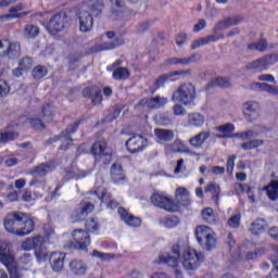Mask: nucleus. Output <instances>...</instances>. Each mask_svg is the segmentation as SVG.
Returning a JSON list of instances; mask_svg holds the SVG:
<instances>
[{
    "mask_svg": "<svg viewBox=\"0 0 278 278\" xmlns=\"http://www.w3.org/2000/svg\"><path fill=\"white\" fill-rule=\"evenodd\" d=\"M201 262H203V253L184 243H175L172 253L161 254L156 261L157 264H167L172 268H179L180 264L185 270H197Z\"/></svg>",
    "mask_w": 278,
    "mask_h": 278,
    "instance_id": "nucleus-1",
    "label": "nucleus"
},
{
    "mask_svg": "<svg viewBox=\"0 0 278 278\" xmlns=\"http://www.w3.org/2000/svg\"><path fill=\"white\" fill-rule=\"evenodd\" d=\"M104 8L105 2L103 0H89L87 8L79 11V29L83 34H87L92 29L94 25L92 16H101Z\"/></svg>",
    "mask_w": 278,
    "mask_h": 278,
    "instance_id": "nucleus-2",
    "label": "nucleus"
},
{
    "mask_svg": "<svg viewBox=\"0 0 278 278\" xmlns=\"http://www.w3.org/2000/svg\"><path fill=\"white\" fill-rule=\"evenodd\" d=\"M0 262L4 264L10 274V278H21L23 274L21 268L14 260V253L12 252V243L8 241H0Z\"/></svg>",
    "mask_w": 278,
    "mask_h": 278,
    "instance_id": "nucleus-3",
    "label": "nucleus"
},
{
    "mask_svg": "<svg viewBox=\"0 0 278 278\" xmlns=\"http://www.w3.org/2000/svg\"><path fill=\"white\" fill-rule=\"evenodd\" d=\"M151 203L154 207H160L165 212H179V204L161 191H156L151 195Z\"/></svg>",
    "mask_w": 278,
    "mask_h": 278,
    "instance_id": "nucleus-4",
    "label": "nucleus"
},
{
    "mask_svg": "<svg viewBox=\"0 0 278 278\" xmlns=\"http://www.w3.org/2000/svg\"><path fill=\"white\" fill-rule=\"evenodd\" d=\"M72 238L74 241H68L65 244L66 249L88 251V247H90V235L88 233V231L83 229H76L72 232Z\"/></svg>",
    "mask_w": 278,
    "mask_h": 278,
    "instance_id": "nucleus-5",
    "label": "nucleus"
},
{
    "mask_svg": "<svg viewBox=\"0 0 278 278\" xmlns=\"http://www.w3.org/2000/svg\"><path fill=\"white\" fill-rule=\"evenodd\" d=\"M197 97V89L192 84L186 83L179 86V88L174 92L172 101H180L184 105H190Z\"/></svg>",
    "mask_w": 278,
    "mask_h": 278,
    "instance_id": "nucleus-6",
    "label": "nucleus"
},
{
    "mask_svg": "<svg viewBox=\"0 0 278 278\" xmlns=\"http://www.w3.org/2000/svg\"><path fill=\"white\" fill-rule=\"evenodd\" d=\"M77 127H79V122H74L65 130L62 131L61 136H54L50 138L49 144H53V142H58V140H60L61 150L66 151V149H68L71 146V142H73V138L71 136L77 131Z\"/></svg>",
    "mask_w": 278,
    "mask_h": 278,
    "instance_id": "nucleus-7",
    "label": "nucleus"
},
{
    "mask_svg": "<svg viewBox=\"0 0 278 278\" xmlns=\"http://www.w3.org/2000/svg\"><path fill=\"white\" fill-rule=\"evenodd\" d=\"M91 153L98 162L102 164H110L112 162V150L108 147L105 141H98L92 144Z\"/></svg>",
    "mask_w": 278,
    "mask_h": 278,
    "instance_id": "nucleus-8",
    "label": "nucleus"
},
{
    "mask_svg": "<svg viewBox=\"0 0 278 278\" xmlns=\"http://www.w3.org/2000/svg\"><path fill=\"white\" fill-rule=\"evenodd\" d=\"M278 62V54H269L262 56L260 59H256L255 61L249 63L247 65V68L249 71H258V73H262V71H267L268 66H271L273 64H277Z\"/></svg>",
    "mask_w": 278,
    "mask_h": 278,
    "instance_id": "nucleus-9",
    "label": "nucleus"
},
{
    "mask_svg": "<svg viewBox=\"0 0 278 278\" xmlns=\"http://www.w3.org/2000/svg\"><path fill=\"white\" fill-rule=\"evenodd\" d=\"M25 213H9L4 218L5 231L13 236H18V229L21 227V220H24Z\"/></svg>",
    "mask_w": 278,
    "mask_h": 278,
    "instance_id": "nucleus-10",
    "label": "nucleus"
},
{
    "mask_svg": "<svg viewBox=\"0 0 278 278\" xmlns=\"http://www.w3.org/2000/svg\"><path fill=\"white\" fill-rule=\"evenodd\" d=\"M65 27H68V16L64 12L54 14L48 23V31L50 34H58Z\"/></svg>",
    "mask_w": 278,
    "mask_h": 278,
    "instance_id": "nucleus-11",
    "label": "nucleus"
},
{
    "mask_svg": "<svg viewBox=\"0 0 278 278\" xmlns=\"http://www.w3.org/2000/svg\"><path fill=\"white\" fill-rule=\"evenodd\" d=\"M94 210V204L90 202L83 201L72 212L71 218L77 223L79 220H86L88 214H91Z\"/></svg>",
    "mask_w": 278,
    "mask_h": 278,
    "instance_id": "nucleus-12",
    "label": "nucleus"
},
{
    "mask_svg": "<svg viewBox=\"0 0 278 278\" xmlns=\"http://www.w3.org/2000/svg\"><path fill=\"white\" fill-rule=\"evenodd\" d=\"M168 103V98L162 97V96H156L152 97L150 99L143 98L137 105L136 108H149L150 110H160V108H164Z\"/></svg>",
    "mask_w": 278,
    "mask_h": 278,
    "instance_id": "nucleus-13",
    "label": "nucleus"
},
{
    "mask_svg": "<svg viewBox=\"0 0 278 278\" xmlns=\"http://www.w3.org/2000/svg\"><path fill=\"white\" fill-rule=\"evenodd\" d=\"M146 147H147V138L140 135L132 136L126 141V149L131 154L140 153V151H144Z\"/></svg>",
    "mask_w": 278,
    "mask_h": 278,
    "instance_id": "nucleus-14",
    "label": "nucleus"
},
{
    "mask_svg": "<svg viewBox=\"0 0 278 278\" xmlns=\"http://www.w3.org/2000/svg\"><path fill=\"white\" fill-rule=\"evenodd\" d=\"M242 108L244 118L250 123H254V121L260 118V103L255 101H247L243 103Z\"/></svg>",
    "mask_w": 278,
    "mask_h": 278,
    "instance_id": "nucleus-15",
    "label": "nucleus"
},
{
    "mask_svg": "<svg viewBox=\"0 0 278 278\" xmlns=\"http://www.w3.org/2000/svg\"><path fill=\"white\" fill-rule=\"evenodd\" d=\"M66 260V253L64 252H51L49 255L50 266L53 273H62L64 270V261Z\"/></svg>",
    "mask_w": 278,
    "mask_h": 278,
    "instance_id": "nucleus-16",
    "label": "nucleus"
},
{
    "mask_svg": "<svg viewBox=\"0 0 278 278\" xmlns=\"http://www.w3.org/2000/svg\"><path fill=\"white\" fill-rule=\"evenodd\" d=\"M91 194H96L110 210H116V207H118V202L113 199L112 193H109L105 189L98 188L91 191Z\"/></svg>",
    "mask_w": 278,
    "mask_h": 278,
    "instance_id": "nucleus-17",
    "label": "nucleus"
},
{
    "mask_svg": "<svg viewBox=\"0 0 278 278\" xmlns=\"http://www.w3.org/2000/svg\"><path fill=\"white\" fill-rule=\"evenodd\" d=\"M36 229V223L31 217L24 216L23 220H20V228H17V236L21 238L29 236Z\"/></svg>",
    "mask_w": 278,
    "mask_h": 278,
    "instance_id": "nucleus-18",
    "label": "nucleus"
},
{
    "mask_svg": "<svg viewBox=\"0 0 278 278\" xmlns=\"http://www.w3.org/2000/svg\"><path fill=\"white\" fill-rule=\"evenodd\" d=\"M42 244H45V237L36 236L25 239L21 247L23 251H38Z\"/></svg>",
    "mask_w": 278,
    "mask_h": 278,
    "instance_id": "nucleus-19",
    "label": "nucleus"
},
{
    "mask_svg": "<svg viewBox=\"0 0 278 278\" xmlns=\"http://www.w3.org/2000/svg\"><path fill=\"white\" fill-rule=\"evenodd\" d=\"M117 214H119L122 220L129 227H140V225H142V220L139 217L129 214L124 207H118Z\"/></svg>",
    "mask_w": 278,
    "mask_h": 278,
    "instance_id": "nucleus-20",
    "label": "nucleus"
},
{
    "mask_svg": "<svg viewBox=\"0 0 278 278\" xmlns=\"http://www.w3.org/2000/svg\"><path fill=\"white\" fill-rule=\"evenodd\" d=\"M165 151L172 153H190V148L181 139H175L173 143L165 146Z\"/></svg>",
    "mask_w": 278,
    "mask_h": 278,
    "instance_id": "nucleus-21",
    "label": "nucleus"
},
{
    "mask_svg": "<svg viewBox=\"0 0 278 278\" xmlns=\"http://www.w3.org/2000/svg\"><path fill=\"white\" fill-rule=\"evenodd\" d=\"M240 23H242V20L240 17H227L217 23L214 29L215 31H225V29H229V27L240 25Z\"/></svg>",
    "mask_w": 278,
    "mask_h": 278,
    "instance_id": "nucleus-22",
    "label": "nucleus"
},
{
    "mask_svg": "<svg viewBox=\"0 0 278 278\" xmlns=\"http://www.w3.org/2000/svg\"><path fill=\"white\" fill-rule=\"evenodd\" d=\"M211 136L212 135L210 134V131H201L200 134L189 139V144L193 147V149H201V147L205 144Z\"/></svg>",
    "mask_w": 278,
    "mask_h": 278,
    "instance_id": "nucleus-23",
    "label": "nucleus"
},
{
    "mask_svg": "<svg viewBox=\"0 0 278 278\" xmlns=\"http://www.w3.org/2000/svg\"><path fill=\"white\" fill-rule=\"evenodd\" d=\"M91 173L92 170L84 172L75 168H66L64 179L65 181H68L71 179H84V177H88V175H90Z\"/></svg>",
    "mask_w": 278,
    "mask_h": 278,
    "instance_id": "nucleus-24",
    "label": "nucleus"
},
{
    "mask_svg": "<svg viewBox=\"0 0 278 278\" xmlns=\"http://www.w3.org/2000/svg\"><path fill=\"white\" fill-rule=\"evenodd\" d=\"M154 136L162 142H172V140H175V132L170 129L156 128L154 129Z\"/></svg>",
    "mask_w": 278,
    "mask_h": 278,
    "instance_id": "nucleus-25",
    "label": "nucleus"
},
{
    "mask_svg": "<svg viewBox=\"0 0 278 278\" xmlns=\"http://www.w3.org/2000/svg\"><path fill=\"white\" fill-rule=\"evenodd\" d=\"M70 269L73 275H76L78 277H81L86 275V271L88 270V266L86 263L81 261L74 260L70 263Z\"/></svg>",
    "mask_w": 278,
    "mask_h": 278,
    "instance_id": "nucleus-26",
    "label": "nucleus"
},
{
    "mask_svg": "<svg viewBox=\"0 0 278 278\" xmlns=\"http://www.w3.org/2000/svg\"><path fill=\"white\" fill-rule=\"evenodd\" d=\"M175 199L178 205H188L190 203V191L185 187H178L175 192Z\"/></svg>",
    "mask_w": 278,
    "mask_h": 278,
    "instance_id": "nucleus-27",
    "label": "nucleus"
},
{
    "mask_svg": "<svg viewBox=\"0 0 278 278\" xmlns=\"http://www.w3.org/2000/svg\"><path fill=\"white\" fill-rule=\"evenodd\" d=\"M220 38H224L223 35L216 36V35H210L208 37L195 39L191 43V49H199V47H203V45H210V42H216V40H220Z\"/></svg>",
    "mask_w": 278,
    "mask_h": 278,
    "instance_id": "nucleus-28",
    "label": "nucleus"
},
{
    "mask_svg": "<svg viewBox=\"0 0 278 278\" xmlns=\"http://www.w3.org/2000/svg\"><path fill=\"white\" fill-rule=\"evenodd\" d=\"M217 138H233V131H236V126L233 124H225L217 127Z\"/></svg>",
    "mask_w": 278,
    "mask_h": 278,
    "instance_id": "nucleus-29",
    "label": "nucleus"
},
{
    "mask_svg": "<svg viewBox=\"0 0 278 278\" xmlns=\"http://www.w3.org/2000/svg\"><path fill=\"white\" fill-rule=\"evenodd\" d=\"M205 192H210L212 194V201H214L215 204L218 205L220 201V185L216 182H210L206 186Z\"/></svg>",
    "mask_w": 278,
    "mask_h": 278,
    "instance_id": "nucleus-30",
    "label": "nucleus"
},
{
    "mask_svg": "<svg viewBox=\"0 0 278 278\" xmlns=\"http://www.w3.org/2000/svg\"><path fill=\"white\" fill-rule=\"evenodd\" d=\"M267 227L268 224L264 219L258 218L251 224L250 231L253 233V236H260V233H264Z\"/></svg>",
    "mask_w": 278,
    "mask_h": 278,
    "instance_id": "nucleus-31",
    "label": "nucleus"
},
{
    "mask_svg": "<svg viewBox=\"0 0 278 278\" xmlns=\"http://www.w3.org/2000/svg\"><path fill=\"white\" fill-rule=\"evenodd\" d=\"M52 168L49 164H39L30 170V175L35 178L45 177L48 173H51Z\"/></svg>",
    "mask_w": 278,
    "mask_h": 278,
    "instance_id": "nucleus-32",
    "label": "nucleus"
},
{
    "mask_svg": "<svg viewBox=\"0 0 278 278\" xmlns=\"http://www.w3.org/2000/svg\"><path fill=\"white\" fill-rule=\"evenodd\" d=\"M45 122H47V119L38 116L26 118L25 121L26 125H29L31 129H36V130L45 129V127H47V124H45Z\"/></svg>",
    "mask_w": 278,
    "mask_h": 278,
    "instance_id": "nucleus-33",
    "label": "nucleus"
},
{
    "mask_svg": "<svg viewBox=\"0 0 278 278\" xmlns=\"http://www.w3.org/2000/svg\"><path fill=\"white\" fill-rule=\"evenodd\" d=\"M188 123L190 127H201L205 124V117L201 113H189Z\"/></svg>",
    "mask_w": 278,
    "mask_h": 278,
    "instance_id": "nucleus-34",
    "label": "nucleus"
},
{
    "mask_svg": "<svg viewBox=\"0 0 278 278\" xmlns=\"http://www.w3.org/2000/svg\"><path fill=\"white\" fill-rule=\"evenodd\" d=\"M212 229L205 225L198 226L195 228V238L199 244H203V240L207 238V236L212 235Z\"/></svg>",
    "mask_w": 278,
    "mask_h": 278,
    "instance_id": "nucleus-35",
    "label": "nucleus"
},
{
    "mask_svg": "<svg viewBox=\"0 0 278 278\" xmlns=\"http://www.w3.org/2000/svg\"><path fill=\"white\" fill-rule=\"evenodd\" d=\"M3 55H7L11 60L18 58V55H21V43H11L9 41V46Z\"/></svg>",
    "mask_w": 278,
    "mask_h": 278,
    "instance_id": "nucleus-36",
    "label": "nucleus"
},
{
    "mask_svg": "<svg viewBox=\"0 0 278 278\" xmlns=\"http://www.w3.org/2000/svg\"><path fill=\"white\" fill-rule=\"evenodd\" d=\"M268 199L270 201L278 200V180H271L269 185L265 187Z\"/></svg>",
    "mask_w": 278,
    "mask_h": 278,
    "instance_id": "nucleus-37",
    "label": "nucleus"
},
{
    "mask_svg": "<svg viewBox=\"0 0 278 278\" xmlns=\"http://www.w3.org/2000/svg\"><path fill=\"white\" fill-rule=\"evenodd\" d=\"M129 70H127V67H116L113 71V79H116L117 81L129 79Z\"/></svg>",
    "mask_w": 278,
    "mask_h": 278,
    "instance_id": "nucleus-38",
    "label": "nucleus"
},
{
    "mask_svg": "<svg viewBox=\"0 0 278 278\" xmlns=\"http://www.w3.org/2000/svg\"><path fill=\"white\" fill-rule=\"evenodd\" d=\"M111 177L115 181H121L122 179H124L123 165H121L118 163H114L111 166Z\"/></svg>",
    "mask_w": 278,
    "mask_h": 278,
    "instance_id": "nucleus-39",
    "label": "nucleus"
},
{
    "mask_svg": "<svg viewBox=\"0 0 278 278\" xmlns=\"http://www.w3.org/2000/svg\"><path fill=\"white\" fill-rule=\"evenodd\" d=\"M40 34V28L34 24H26L24 26L25 38H36Z\"/></svg>",
    "mask_w": 278,
    "mask_h": 278,
    "instance_id": "nucleus-40",
    "label": "nucleus"
},
{
    "mask_svg": "<svg viewBox=\"0 0 278 278\" xmlns=\"http://www.w3.org/2000/svg\"><path fill=\"white\" fill-rule=\"evenodd\" d=\"M263 144H264V140L253 139L242 143L241 149H243V151H252V149H260V147H263Z\"/></svg>",
    "mask_w": 278,
    "mask_h": 278,
    "instance_id": "nucleus-41",
    "label": "nucleus"
},
{
    "mask_svg": "<svg viewBox=\"0 0 278 278\" xmlns=\"http://www.w3.org/2000/svg\"><path fill=\"white\" fill-rule=\"evenodd\" d=\"M248 49L250 51H260L261 53H264V51H266V49H268V43L266 42V40L261 39L257 42H252L248 46Z\"/></svg>",
    "mask_w": 278,
    "mask_h": 278,
    "instance_id": "nucleus-42",
    "label": "nucleus"
},
{
    "mask_svg": "<svg viewBox=\"0 0 278 278\" xmlns=\"http://www.w3.org/2000/svg\"><path fill=\"white\" fill-rule=\"evenodd\" d=\"M200 60H201V55L192 54L188 58H181V59L178 58V64H180V66H188L189 64H194Z\"/></svg>",
    "mask_w": 278,
    "mask_h": 278,
    "instance_id": "nucleus-43",
    "label": "nucleus"
},
{
    "mask_svg": "<svg viewBox=\"0 0 278 278\" xmlns=\"http://www.w3.org/2000/svg\"><path fill=\"white\" fill-rule=\"evenodd\" d=\"M16 138H18V132L14 130L4 131L0 135V142L5 144V142H10V140H16Z\"/></svg>",
    "mask_w": 278,
    "mask_h": 278,
    "instance_id": "nucleus-44",
    "label": "nucleus"
},
{
    "mask_svg": "<svg viewBox=\"0 0 278 278\" xmlns=\"http://www.w3.org/2000/svg\"><path fill=\"white\" fill-rule=\"evenodd\" d=\"M202 218L206 223H215L216 215L214 214V210L212 207H206L202 211Z\"/></svg>",
    "mask_w": 278,
    "mask_h": 278,
    "instance_id": "nucleus-45",
    "label": "nucleus"
},
{
    "mask_svg": "<svg viewBox=\"0 0 278 278\" xmlns=\"http://www.w3.org/2000/svg\"><path fill=\"white\" fill-rule=\"evenodd\" d=\"M256 86L261 88L264 92H268L269 94L278 96V88L273 85L266 83H257Z\"/></svg>",
    "mask_w": 278,
    "mask_h": 278,
    "instance_id": "nucleus-46",
    "label": "nucleus"
},
{
    "mask_svg": "<svg viewBox=\"0 0 278 278\" xmlns=\"http://www.w3.org/2000/svg\"><path fill=\"white\" fill-rule=\"evenodd\" d=\"M175 75H186V72L184 71H180V72H174L169 75H164V76H161L156 79L155 81V87L156 88H162V86H164V81H166V79H168L169 77H175Z\"/></svg>",
    "mask_w": 278,
    "mask_h": 278,
    "instance_id": "nucleus-47",
    "label": "nucleus"
},
{
    "mask_svg": "<svg viewBox=\"0 0 278 278\" xmlns=\"http://www.w3.org/2000/svg\"><path fill=\"white\" fill-rule=\"evenodd\" d=\"M31 75L34 79H42L47 75V67L38 65L33 70Z\"/></svg>",
    "mask_w": 278,
    "mask_h": 278,
    "instance_id": "nucleus-48",
    "label": "nucleus"
},
{
    "mask_svg": "<svg viewBox=\"0 0 278 278\" xmlns=\"http://www.w3.org/2000/svg\"><path fill=\"white\" fill-rule=\"evenodd\" d=\"M34 66V61L31 58H25L23 59L17 67V71H29Z\"/></svg>",
    "mask_w": 278,
    "mask_h": 278,
    "instance_id": "nucleus-49",
    "label": "nucleus"
},
{
    "mask_svg": "<svg viewBox=\"0 0 278 278\" xmlns=\"http://www.w3.org/2000/svg\"><path fill=\"white\" fill-rule=\"evenodd\" d=\"M43 121H51V116H53V106L51 104H45L41 109Z\"/></svg>",
    "mask_w": 278,
    "mask_h": 278,
    "instance_id": "nucleus-50",
    "label": "nucleus"
},
{
    "mask_svg": "<svg viewBox=\"0 0 278 278\" xmlns=\"http://www.w3.org/2000/svg\"><path fill=\"white\" fill-rule=\"evenodd\" d=\"M204 240H205L204 245L207 251H212V249H216V237H214V235L211 233Z\"/></svg>",
    "mask_w": 278,
    "mask_h": 278,
    "instance_id": "nucleus-51",
    "label": "nucleus"
},
{
    "mask_svg": "<svg viewBox=\"0 0 278 278\" xmlns=\"http://www.w3.org/2000/svg\"><path fill=\"white\" fill-rule=\"evenodd\" d=\"M103 101V96L101 94V89L99 87L93 88V94L91 96V102L93 105H99Z\"/></svg>",
    "mask_w": 278,
    "mask_h": 278,
    "instance_id": "nucleus-52",
    "label": "nucleus"
},
{
    "mask_svg": "<svg viewBox=\"0 0 278 278\" xmlns=\"http://www.w3.org/2000/svg\"><path fill=\"white\" fill-rule=\"evenodd\" d=\"M178 224H179V217L177 216H172L163 220L164 227H167L168 229L173 227H177Z\"/></svg>",
    "mask_w": 278,
    "mask_h": 278,
    "instance_id": "nucleus-53",
    "label": "nucleus"
},
{
    "mask_svg": "<svg viewBox=\"0 0 278 278\" xmlns=\"http://www.w3.org/2000/svg\"><path fill=\"white\" fill-rule=\"evenodd\" d=\"M233 138H239L240 140H249L251 138H255V131L247 130L243 132H238L233 135Z\"/></svg>",
    "mask_w": 278,
    "mask_h": 278,
    "instance_id": "nucleus-54",
    "label": "nucleus"
},
{
    "mask_svg": "<svg viewBox=\"0 0 278 278\" xmlns=\"http://www.w3.org/2000/svg\"><path fill=\"white\" fill-rule=\"evenodd\" d=\"M212 86L218 87V88H229L231 84L226 78L219 77L212 81Z\"/></svg>",
    "mask_w": 278,
    "mask_h": 278,
    "instance_id": "nucleus-55",
    "label": "nucleus"
},
{
    "mask_svg": "<svg viewBox=\"0 0 278 278\" xmlns=\"http://www.w3.org/2000/svg\"><path fill=\"white\" fill-rule=\"evenodd\" d=\"M236 160H238V156H236V155H231V156L228 157L227 166H226V170H227L228 175H233V168L236 166Z\"/></svg>",
    "mask_w": 278,
    "mask_h": 278,
    "instance_id": "nucleus-56",
    "label": "nucleus"
},
{
    "mask_svg": "<svg viewBox=\"0 0 278 278\" xmlns=\"http://www.w3.org/2000/svg\"><path fill=\"white\" fill-rule=\"evenodd\" d=\"M251 187H249V185L247 184H240V182H236L235 184V191L237 192V194H244V192H250Z\"/></svg>",
    "mask_w": 278,
    "mask_h": 278,
    "instance_id": "nucleus-57",
    "label": "nucleus"
},
{
    "mask_svg": "<svg viewBox=\"0 0 278 278\" xmlns=\"http://www.w3.org/2000/svg\"><path fill=\"white\" fill-rule=\"evenodd\" d=\"M240 214L232 215L228 219V227H231L232 229H238L240 227Z\"/></svg>",
    "mask_w": 278,
    "mask_h": 278,
    "instance_id": "nucleus-58",
    "label": "nucleus"
},
{
    "mask_svg": "<svg viewBox=\"0 0 278 278\" xmlns=\"http://www.w3.org/2000/svg\"><path fill=\"white\" fill-rule=\"evenodd\" d=\"M92 255H93V257H98L99 260H102L103 262H108V261L112 260V257H113L112 254L99 252V250H93Z\"/></svg>",
    "mask_w": 278,
    "mask_h": 278,
    "instance_id": "nucleus-59",
    "label": "nucleus"
},
{
    "mask_svg": "<svg viewBox=\"0 0 278 278\" xmlns=\"http://www.w3.org/2000/svg\"><path fill=\"white\" fill-rule=\"evenodd\" d=\"M123 45V40L110 41L102 45V51H110L116 49V47Z\"/></svg>",
    "mask_w": 278,
    "mask_h": 278,
    "instance_id": "nucleus-60",
    "label": "nucleus"
},
{
    "mask_svg": "<svg viewBox=\"0 0 278 278\" xmlns=\"http://www.w3.org/2000/svg\"><path fill=\"white\" fill-rule=\"evenodd\" d=\"M86 229L94 233V231H99V224L93 219H88L86 222Z\"/></svg>",
    "mask_w": 278,
    "mask_h": 278,
    "instance_id": "nucleus-61",
    "label": "nucleus"
},
{
    "mask_svg": "<svg viewBox=\"0 0 278 278\" xmlns=\"http://www.w3.org/2000/svg\"><path fill=\"white\" fill-rule=\"evenodd\" d=\"M10 94V85L5 80H0V97Z\"/></svg>",
    "mask_w": 278,
    "mask_h": 278,
    "instance_id": "nucleus-62",
    "label": "nucleus"
},
{
    "mask_svg": "<svg viewBox=\"0 0 278 278\" xmlns=\"http://www.w3.org/2000/svg\"><path fill=\"white\" fill-rule=\"evenodd\" d=\"M27 14H29V12H22L15 15H12V14L1 15L0 21L3 22V21H9V18H23L27 16Z\"/></svg>",
    "mask_w": 278,
    "mask_h": 278,
    "instance_id": "nucleus-63",
    "label": "nucleus"
},
{
    "mask_svg": "<svg viewBox=\"0 0 278 278\" xmlns=\"http://www.w3.org/2000/svg\"><path fill=\"white\" fill-rule=\"evenodd\" d=\"M79 58H81V55H79V54H71L70 55V68L72 71H75L77 68V62H79Z\"/></svg>",
    "mask_w": 278,
    "mask_h": 278,
    "instance_id": "nucleus-64",
    "label": "nucleus"
}]
</instances>
